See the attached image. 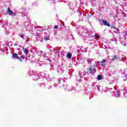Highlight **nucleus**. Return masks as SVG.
Listing matches in <instances>:
<instances>
[{
    "instance_id": "1",
    "label": "nucleus",
    "mask_w": 127,
    "mask_h": 127,
    "mask_svg": "<svg viewBox=\"0 0 127 127\" xmlns=\"http://www.w3.org/2000/svg\"><path fill=\"white\" fill-rule=\"evenodd\" d=\"M102 23H103L104 25H105V26H108V27L111 26V25L110 24V22L107 21V20H102Z\"/></svg>"
},
{
    "instance_id": "2",
    "label": "nucleus",
    "mask_w": 127,
    "mask_h": 127,
    "mask_svg": "<svg viewBox=\"0 0 127 127\" xmlns=\"http://www.w3.org/2000/svg\"><path fill=\"white\" fill-rule=\"evenodd\" d=\"M7 13H8L9 15H13V11L10 10V8L9 7H8L7 8Z\"/></svg>"
},
{
    "instance_id": "3",
    "label": "nucleus",
    "mask_w": 127,
    "mask_h": 127,
    "mask_svg": "<svg viewBox=\"0 0 127 127\" xmlns=\"http://www.w3.org/2000/svg\"><path fill=\"white\" fill-rule=\"evenodd\" d=\"M12 58L15 59H19V57H18V55L16 53L13 54L12 56Z\"/></svg>"
},
{
    "instance_id": "4",
    "label": "nucleus",
    "mask_w": 127,
    "mask_h": 127,
    "mask_svg": "<svg viewBox=\"0 0 127 127\" xmlns=\"http://www.w3.org/2000/svg\"><path fill=\"white\" fill-rule=\"evenodd\" d=\"M94 71H95V67L93 66H91L90 69V74H91V75H93V74H94Z\"/></svg>"
},
{
    "instance_id": "5",
    "label": "nucleus",
    "mask_w": 127,
    "mask_h": 127,
    "mask_svg": "<svg viewBox=\"0 0 127 127\" xmlns=\"http://www.w3.org/2000/svg\"><path fill=\"white\" fill-rule=\"evenodd\" d=\"M67 57L68 58H69V59H71V58L72 57V54H71L70 53H67Z\"/></svg>"
},
{
    "instance_id": "6",
    "label": "nucleus",
    "mask_w": 127,
    "mask_h": 127,
    "mask_svg": "<svg viewBox=\"0 0 127 127\" xmlns=\"http://www.w3.org/2000/svg\"><path fill=\"white\" fill-rule=\"evenodd\" d=\"M116 59H118V58L116 56H113L112 57L111 60H116Z\"/></svg>"
},
{
    "instance_id": "7",
    "label": "nucleus",
    "mask_w": 127,
    "mask_h": 127,
    "mask_svg": "<svg viewBox=\"0 0 127 127\" xmlns=\"http://www.w3.org/2000/svg\"><path fill=\"white\" fill-rule=\"evenodd\" d=\"M97 80H102V75H98L97 76Z\"/></svg>"
},
{
    "instance_id": "8",
    "label": "nucleus",
    "mask_w": 127,
    "mask_h": 127,
    "mask_svg": "<svg viewBox=\"0 0 127 127\" xmlns=\"http://www.w3.org/2000/svg\"><path fill=\"white\" fill-rule=\"evenodd\" d=\"M23 52H24V53H26V54H27L29 52V51H28V50L26 49L23 51Z\"/></svg>"
},
{
    "instance_id": "9",
    "label": "nucleus",
    "mask_w": 127,
    "mask_h": 127,
    "mask_svg": "<svg viewBox=\"0 0 127 127\" xmlns=\"http://www.w3.org/2000/svg\"><path fill=\"white\" fill-rule=\"evenodd\" d=\"M44 40H45L46 41H47V40H49V37H45Z\"/></svg>"
},
{
    "instance_id": "10",
    "label": "nucleus",
    "mask_w": 127,
    "mask_h": 127,
    "mask_svg": "<svg viewBox=\"0 0 127 127\" xmlns=\"http://www.w3.org/2000/svg\"><path fill=\"white\" fill-rule=\"evenodd\" d=\"M106 60L105 59H103L102 61H101V63H106Z\"/></svg>"
},
{
    "instance_id": "11",
    "label": "nucleus",
    "mask_w": 127,
    "mask_h": 127,
    "mask_svg": "<svg viewBox=\"0 0 127 127\" xmlns=\"http://www.w3.org/2000/svg\"><path fill=\"white\" fill-rule=\"evenodd\" d=\"M20 37H21V38H23V37H24V35H23V34H21Z\"/></svg>"
},
{
    "instance_id": "12",
    "label": "nucleus",
    "mask_w": 127,
    "mask_h": 127,
    "mask_svg": "<svg viewBox=\"0 0 127 127\" xmlns=\"http://www.w3.org/2000/svg\"><path fill=\"white\" fill-rule=\"evenodd\" d=\"M21 58L22 59H24V55L21 56Z\"/></svg>"
},
{
    "instance_id": "13",
    "label": "nucleus",
    "mask_w": 127,
    "mask_h": 127,
    "mask_svg": "<svg viewBox=\"0 0 127 127\" xmlns=\"http://www.w3.org/2000/svg\"><path fill=\"white\" fill-rule=\"evenodd\" d=\"M54 28H55V29L58 28V25L55 26Z\"/></svg>"
},
{
    "instance_id": "14",
    "label": "nucleus",
    "mask_w": 127,
    "mask_h": 127,
    "mask_svg": "<svg viewBox=\"0 0 127 127\" xmlns=\"http://www.w3.org/2000/svg\"><path fill=\"white\" fill-rule=\"evenodd\" d=\"M86 60H87L88 63H90V59H87Z\"/></svg>"
},
{
    "instance_id": "15",
    "label": "nucleus",
    "mask_w": 127,
    "mask_h": 127,
    "mask_svg": "<svg viewBox=\"0 0 127 127\" xmlns=\"http://www.w3.org/2000/svg\"><path fill=\"white\" fill-rule=\"evenodd\" d=\"M94 36H95V37H97V38L99 37V35H95Z\"/></svg>"
},
{
    "instance_id": "16",
    "label": "nucleus",
    "mask_w": 127,
    "mask_h": 127,
    "mask_svg": "<svg viewBox=\"0 0 127 127\" xmlns=\"http://www.w3.org/2000/svg\"><path fill=\"white\" fill-rule=\"evenodd\" d=\"M113 28H114L115 29H116V30L119 29H117V28H116V27H115V26H113Z\"/></svg>"
},
{
    "instance_id": "17",
    "label": "nucleus",
    "mask_w": 127,
    "mask_h": 127,
    "mask_svg": "<svg viewBox=\"0 0 127 127\" xmlns=\"http://www.w3.org/2000/svg\"><path fill=\"white\" fill-rule=\"evenodd\" d=\"M19 61L21 62V61H22V60H21V59H20Z\"/></svg>"
},
{
    "instance_id": "18",
    "label": "nucleus",
    "mask_w": 127,
    "mask_h": 127,
    "mask_svg": "<svg viewBox=\"0 0 127 127\" xmlns=\"http://www.w3.org/2000/svg\"><path fill=\"white\" fill-rule=\"evenodd\" d=\"M54 51H56V50L53 49Z\"/></svg>"
},
{
    "instance_id": "19",
    "label": "nucleus",
    "mask_w": 127,
    "mask_h": 127,
    "mask_svg": "<svg viewBox=\"0 0 127 127\" xmlns=\"http://www.w3.org/2000/svg\"><path fill=\"white\" fill-rule=\"evenodd\" d=\"M59 81L60 82V83H61L60 79H59Z\"/></svg>"
}]
</instances>
